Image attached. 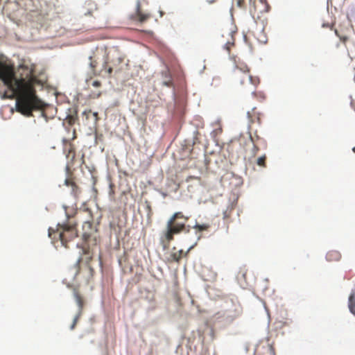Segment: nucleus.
Masks as SVG:
<instances>
[{"instance_id": "obj_6", "label": "nucleus", "mask_w": 355, "mask_h": 355, "mask_svg": "<svg viewBox=\"0 0 355 355\" xmlns=\"http://www.w3.org/2000/svg\"><path fill=\"white\" fill-rule=\"evenodd\" d=\"M234 76L242 85L245 82H250L253 85H257L259 82L258 78H253L250 74V69L245 63L243 62L236 64V68L234 71Z\"/></svg>"}, {"instance_id": "obj_20", "label": "nucleus", "mask_w": 355, "mask_h": 355, "mask_svg": "<svg viewBox=\"0 0 355 355\" xmlns=\"http://www.w3.org/2000/svg\"><path fill=\"white\" fill-rule=\"evenodd\" d=\"M252 147L250 149L245 150V153L250 159L254 158L259 150V145H256V144H252Z\"/></svg>"}, {"instance_id": "obj_17", "label": "nucleus", "mask_w": 355, "mask_h": 355, "mask_svg": "<svg viewBox=\"0 0 355 355\" xmlns=\"http://www.w3.org/2000/svg\"><path fill=\"white\" fill-rule=\"evenodd\" d=\"M248 117L250 123H261L260 114L257 111L256 108H253L250 112H248Z\"/></svg>"}, {"instance_id": "obj_21", "label": "nucleus", "mask_w": 355, "mask_h": 355, "mask_svg": "<svg viewBox=\"0 0 355 355\" xmlns=\"http://www.w3.org/2000/svg\"><path fill=\"white\" fill-rule=\"evenodd\" d=\"M236 6L240 8H245L248 3L249 4V7L251 6V3L252 0H234Z\"/></svg>"}, {"instance_id": "obj_23", "label": "nucleus", "mask_w": 355, "mask_h": 355, "mask_svg": "<svg viewBox=\"0 0 355 355\" xmlns=\"http://www.w3.org/2000/svg\"><path fill=\"white\" fill-rule=\"evenodd\" d=\"M266 155H263L257 159V164L261 167H266Z\"/></svg>"}, {"instance_id": "obj_2", "label": "nucleus", "mask_w": 355, "mask_h": 355, "mask_svg": "<svg viewBox=\"0 0 355 355\" xmlns=\"http://www.w3.org/2000/svg\"><path fill=\"white\" fill-rule=\"evenodd\" d=\"M189 217L186 216L182 212H175L168 220L166 223V230L160 238V242L164 249L167 248L171 241L173 240L175 234H180L183 232H189L187 230V223Z\"/></svg>"}, {"instance_id": "obj_27", "label": "nucleus", "mask_w": 355, "mask_h": 355, "mask_svg": "<svg viewBox=\"0 0 355 355\" xmlns=\"http://www.w3.org/2000/svg\"><path fill=\"white\" fill-rule=\"evenodd\" d=\"M80 316L81 315H79L78 313H77V315L75 316V318L73 319V323H72V324L71 325V327H70V329L71 330H73L75 328V327H76V324L78 322V320H79Z\"/></svg>"}, {"instance_id": "obj_1", "label": "nucleus", "mask_w": 355, "mask_h": 355, "mask_svg": "<svg viewBox=\"0 0 355 355\" xmlns=\"http://www.w3.org/2000/svg\"><path fill=\"white\" fill-rule=\"evenodd\" d=\"M33 73L32 67L21 65L15 74L10 61L0 59V78L11 92L9 97L16 98L17 110L26 116H32L33 111L44 110L46 107L36 94L35 86L42 84Z\"/></svg>"}, {"instance_id": "obj_7", "label": "nucleus", "mask_w": 355, "mask_h": 355, "mask_svg": "<svg viewBox=\"0 0 355 355\" xmlns=\"http://www.w3.org/2000/svg\"><path fill=\"white\" fill-rule=\"evenodd\" d=\"M249 9L254 18H259L260 14L269 11L270 6L266 0H252Z\"/></svg>"}, {"instance_id": "obj_9", "label": "nucleus", "mask_w": 355, "mask_h": 355, "mask_svg": "<svg viewBox=\"0 0 355 355\" xmlns=\"http://www.w3.org/2000/svg\"><path fill=\"white\" fill-rule=\"evenodd\" d=\"M63 152L68 160L67 170L69 171V168L72 166L75 162L76 150L74 145L67 139H63Z\"/></svg>"}, {"instance_id": "obj_25", "label": "nucleus", "mask_w": 355, "mask_h": 355, "mask_svg": "<svg viewBox=\"0 0 355 355\" xmlns=\"http://www.w3.org/2000/svg\"><path fill=\"white\" fill-rule=\"evenodd\" d=\"M209 227V225H207V224H202V225L197 224L195 225V228L198 230L199 231L207 230H208Z\"/></svg>"}, {"instance_id": "obj_13", "label": "nucleus", "mask_w": 355, "mask_h": 355, "mask_svg": "<svg viewBox=\"0 0 355 355\" xmlns=\"http://www.w3.org/2000/svg\"><path fill=\"white\" fill-rule=\"evenodd\" d=\"M64 184L67 187H70L71 188V194L75 197L78 198L79 195L80 194V189L79 187L76 184L73 179L71 178H67L64 180Z\"/></svg>"}, {"instance_id": "obj_16", "label": "nucleus", "mask_w": 355, "mask_h": 355, "mask_svg": "<svg viewBox=\"0 0 355 355\" xmlns=\"http://www.w3.org/2000/svg\"><path fill=\"white\" fill-rule=\"evenodd\" d=\"M341 259V254L339 251L332 250L327 252L326 259L329 262L338 261Z\"/></svg>"}, {"instance_id": "obj_31", "label": "nucleus", "mask_w": 355, "mask_h": 355, "mask_svg": "<svg viewBox=\"0 0 355 355\" xmlns=\"http://www.w3.org/2000/svg\"><path fill=\"white\" fill-rule=\"evenodd\" d=\"M200 180V178H198V177H195V176H189L187 179H186V181L187 182H189L190 180Z\"/></svg>"}, {"instance_id": "obj_19", "label": "nucleus", "mask_w": 355, "mask_h": 355, "mask_svg": "<svg viewBox=\"0 0 355 355\" xmlns=\"http://www.w3.org/2000/svg\"><path fill=\"white\" fill-rule=\"evenodd\" d=\"M189 251V250L187 252H184L182 250H180L176 252H173L171 254V261L179 262L184 256L186 257Z\"/></svg>"}, {"instance_id": "obj_29", "label": "nucleus", "mask_w": 355, "mask_h": 355, "mask_svg": "<svg viewBox=\"0 0 355 355\" xmlns=\"http://www.w3.org/2000/svg\"><path fill=\"white\" fill-rule=\"evenodd\" d=\"M351 105L355 110V92L351 96Z\"/></svg>"}, {"instance_id": "obj_34", "label": "nucleus", "mask_w": 355, "mask_h": 355, "mask_svg": "<svg viewBox=\"0 0 355 355\" xmlns=\"http://www.w3.org/2000/svg\"><path fill=\"white\" fill-rule=\"evenodd\" d=\"M164 85H166L167 86H170L171 85V82H164Z\"/></svg>"}, {"instance_id": "obj_32", "label": "nucleus", "mask_w": 355, "mask_h": 355, "mask_svg": "<svg viewBox=\"0 0 355 355\" xmlns=\"http://www.w3.org/2000/svg\"><path fill=\"white\" fill-rule=\"evenodd\" d=\"M101 95V92H98L97 94H94V98H99Z\"/></svg>"}, {"instance_id": "obj_12", "label": "nucleus", "mask_w": 355, "mask_h": 355, "mask_svg": "<svg viewBox=\"0 0 355 355\" xmlns=\"http://www.w3.org/2000/svg\"><path fill=\"white\" fill-rule=\"evenodd\" d=\"M73 297L75 298L76 302L78 306V313L79 315H81L83 313L84 305H85V300L83 296L80 295L78 289L77 288H74L73 290Z\"/></svg>"}, {"instance_id": "obj_4", "label": "nucleus", "mask_w": 355, "mask_h": 355, "mask_svg": "<svg viewBox=\"0 0 355 355\" xmlns=\"http://www.w3.org/2000/svg\"><path fill=\"white\" fill-rule=\"evenodd\" d=\"M85 214L86 220L83 225V238L85 244H92L96 245L100 242V237L98 234V230L93 226V216L92 211L89 208H85L80 211L79 214Z\"/></svg>"}, {"instance_id": "obj_26", "label": "nucleus", "mask_w": 355, "mask_h": 355, "mask_svg": "<svg viewBox=\"0 0 355 355\" xmlns=\"http://www.w3.org/2000/svg\"><path fill=\"white\" fill-rule=\"evenodd\" d=\"M89 59H90V63H89L90 67L92 69V71H94L96 67H97L98 63L95 60H93L92 57H90Z\"/></svg>"}, {"instance_id": "obj_22", "label": "nucleus", "mask_w": 355, "mask_h": 355, "mask_svg": "<svg viewBox=\"0 0 355 355\" xmlns=\"http://www.w3.org/2000/svg\"><path fill=\"white\" fill-rule=\"evenodd\" d=\"M261 138V137L257 135V132H255L254 135L250 133V141H251L252 144H256V145H259V140Z\"/></svg>"}, {"instance_id": "obj_15", "label": "nucleus", "mask_w": 355, "mask_h": 355, "mask_svg": "<svg viewBox=\"0 0 355 355\" xmlns=\"http://www.w3.org/2000/svg\"><path fill=\"white\" fill-rule=\"evenodd\" d=\"M227 42L224 44V49L230 54L231 49L234 46L235 39L234 37V33L228 31L226 34Z\"/></svg>"}, {"instance_id": "obj_30", "label": "nucleus", "mask_w": 355, "mask_h": 355, "mask_svg": "<svg viewBox=\"0 0 355 355\" xmlns=\"http://www.w3.org/2000/svg\"><path fill=\"white\" fill-rule=\"evenodd\" d=\"M101 83L99 80H94L92 83V86H94L95 87H101Z\"/></svg>"}, {"instance_id": "obj_28", "label": "nucleus", "mask_w": 355, "mask_h": 355, "mask_svg": "<svg viewBox=\"0 0 355 355\" xmlns=\"http://www.w3.org/2000/svg\"><path fill=\"white\" fill-rule=\"evenodd\" d=\"M261 146L263 148L266 149L267 148L266 141L263 138H261L259 140V146Z\"/></svg>"}, {"instance_id": "obj_18", "label": "nucleus", "mask_w": 355, "mask_h": 355, "mask_svg": "<svg viewBox=\"0 0 355 355\" xmlns=\"http://www.w3.org/2000/svg\"><path fill=\"white\" fill-rule=\"evenodd\" d=\"M348 307L350 312L355 316V287L352 290L349 296Z\"/></svg>"}, {"instance_id": "obj_35", "label": "nucleus", "mask_w": 355, "mask_h": 355, "mask_svg": "<svg viewBox=\"0 0 355 355\" xmlns=\"http://www.w3.org/2000/svg\"><path fill=\"white\" fill-rule=\"evenodd\" d=\"M353 150L355 152V147L353 148Z\"/></svg>"}, {"instance_id": "obj_3", "label": "nucleus", "mask_w": 355, "mask_h": 355, "mask_svg": "<svg viewBox=\"0 0 355 355\" xmlns=\"http://www.w3.org/2000/svg\"><path fill=\"white\" fill-rule=\"evenodd\" d=\"M67 221L58 223L57 229H49V236L53 241H60L63 246L68 248V243L78 236L77 223L71 220V216L67 214Z\"/></svg>"}, {"instance_id": "obj_14", "label": "nucleus", "mask_w": 355, "mask_h": 355, "mask_svg": "<svg viewBox=\"0 0 355 355\" xmlns=\"http://www.w3.org/2000/svg\"><path fill=\"white\" fill-rule=\"evenodd\" d=\"M150 15L148 14L142 13L141 11V4L140 2H138L137 4V11L136 13L132 16V19L135 21H138L141 23L146 21Z\"/></svg>"}, {"instance_id": "obj_11", "label": "nucleus", "mask_w": 355, "mask_h": 355, "mask_svg": "<svg viewBox=\"0 0 355 355\" xmlns=\"http://www.w3.org/2000/svg\"><path fill=\"white\" fill-rule=\"evenodd\" d=\"M250 33L258 42L261 44H266L267 42L268 37L264 31L263 22H261L260 24H257L256 26L252 28Z\"/></svg>"}, {"instance_id": "obj_33", "label": "nucleus", "mask_w": 355, "mask_h": 355, "mask_svg": "<svg viewBox=\"0 0 355 355\" xmlns=\"http://www.w3.org/2000/svg\"><path fill=\"white\" fill-rule=\"evenodd\" d=\"M93 115L96 117V119H98V113L97 112H94Z\"/></svg>"}, {"instance_id": "obj_5", "label": "nucleus", "mask_w": 355, "mask_h": 355, "mask_svg": "<svg viewBox=\"0 0 355 355\" xmlns=\"http://www.w3.org/2000/svg\"><path fill=\"white\" fill-rule=\"evenodd\" d=\"M124 60V56L117 49L114 48L107 54V58L103 65V69L105 70L109 76H111L114 69L121 64Z\"/></svg>"}, {"instance_id": "obj_10", "label": "nucleus", "mask_w": 355, "mask_h": 355, "mask_svg": "<svg viewBox=\"0 0 355 355\" xmlns=\"http://www.w3.org/2000/svg\"><path fill=\"white\" fill-rule=\"evenodd\" d=\"M91 244H85L83 246V253L86 255L85 263L87 265V279H91L94 274V270L93 268L90 266V262L93 259V252L92 249L90 248Z\"/></svg>"}, {"instance_id": "obj_24", "label": "nucleus", "mask_w": 355, "mask_h": 355, "mask_svg": "<svg viewBox=\"0 0 355 355\" xmlns=\"http://www.w3.org/2000/svg\"><path fill=\"white\" fill-rule=\"evenodd\" d=\"M83 260V258H79L77 261V262L76 263V265H75V277L80 272V262L82 261Z\"/></svg>"}, {"instance_id": "obj_8", "label": "nucleus", "mask_w": 355, "mask_h": 355, "mask_svg": "<svg viewBox=\"0 0 355 355\" xmlns=\"http://www.w3.org/2000/svg\"><path fill=\"white\" fill-rule=\"evenodd\" d=\"M336 34L345 44L351 60H355V34L352 35H340L337 31H336Z\"/></svg>"}]
</instances>
